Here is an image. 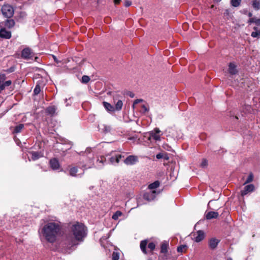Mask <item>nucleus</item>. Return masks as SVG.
Listing matches in <instances>:
<instances>
[{"label":"nucleus","mask_w":260,"mask_h":260,"mask_svg":"<svg viewBox=\"0 0 260 260\" xmlns=\"http://www.w3.org/2000/svg\"><path fill=\"white\" fill-rule=\"evenodd\" d=\"M86 235V228L83 224L77 222L71 226V233L66 235L63 241V244L67 248H71L78 245L79 242L82 241Z\"/></svg>","instance_id":"1"},{"label":"nucleus","mask_w":260,"mask_h":260,"mask_svg":"<svg viewBox=\"0 0 260 260\" xmlns=\"http://www.w3.org/2000/svg\"><path fill=\"white\" fill-rule=\"evenodd\" d=\"M61 229V225L59 222H49L41 229L40 235L47 242L53 243L56 241Z\"/></svg>","instance_id":"2"},{"label":"nucleus","mask_w":260,"mask_h":260,"mask_svg":"<svg viewBox=\"0 0 260 260\" xmlns=\"http://www.w3.org/2000/svg\"><path fill=\"white\" fill-rule=\"evenodd\" d=\"M3 15L7 18H11L14 15V10L10 5H4L2 8Z\"/></svg>","instance_id":"3"},{"label":"nucleus","mask_w":260,"mask_h":260,"mask_svg":"<svg viewBox=\"0 0 260 260\" xmlns=\"http://www.w3.org/2000/svg\"><path fill=\"white\" fill-rule=\"evenodd\" d=\"M138 161L137 156L129 155L124 160V162L127 165H133Z\"/></svg>","instance_id":"4"},{"label":"nucleus","mask_w":260,"mask_h":260,"mask_svg":"<svg viewBox=\"0 0 260 260\" xmlns=\"http://www.w3.org/2000/svg\"><path fill=\"white\" fill-rule=\"evenodd\" d=\"M193 240L196 242L199 243L205 238V233L202 230H199L193 235Z\"/></svg>","instance_id":"5"},{"label":"nucleus","mask_w":260,"mask_h":260,"mask_svg":"<svg viewBox=\"0 0 260 260\" xmlns=\"http://www.w3.org/2000/svg\"><path fill=\"white\" fill-rule=\"evenodd\" d=\"M255 187L253 184H249L245 186L243 189L241 191V194L242 197L246 195L248 193L254 191Z\"/></svg>","instance_id":"6"},{"label":"nucleus","mask_w":260,"mask_h":260,"mask_svg":"<svg viewBox=\"0 0 260 260\" xmlns=\"http://www.w3.org/2000/svg\"><path fill=\"white\" fill-rule=\"evenodd\" d=\"M156 194V192L155 190L149 191L144 194L143 198L148 201H151L155 199Z\"/></svg>","instance_id":"7"},{"label":"nucleus","mask_w":260,"mask_h":260,"mask_svg":"<svg viewBox=\"0 0 260 260\" xmlns=\"http://www.w3.org/2000/svg\"><path fill=\"white\" fill-rule=\"evenodd\" d=\"M160 131L158 128H155L153 131L150 134V138L154 139L155 141H160Z\"/></svg>","instance_id":"8"},{"label":"nucleus","mask_w":260,"mask_h":260,"mask_svg":"<svg viewBox=\"0 0 260 260\" xmlns=\"http://www.w3.org/2000/svg\"><path fill=\"white\" fill-rule=\"evenodd\" d=\"M21 56L24 59H29L32 57V52L29 48H24L21 52Z\"/></svg>","instance_id":"9"},{"label":"nucleus","mask_w":260,"mask_h":260,"mask_svg":"<svg viewBox=\"0 0 260 260\" xmlns=\"http://www.w3.org/2000/svg\"><path fill=\"white\" fill-rule=\"evenodd\" d=\"M11 37V32L7 31L4 28H2L0 30V38L8 39Z\"/></svg>","instance_id":"10"},{"label":"nucleus","mask_w":260,"mask_h":260,"mask_svg":"<svg viewBox=\"0 0 260 260\" xmlns=\"http://www.w3.org/2000/svg\"><path fill=\"white\" fill-rule=\"evenodd\" d=\"M219 243V240L215 238H212L209 241V246L210 249H215L218 243Z\"/></svg>","instance_id":"11"},{"label":"nucleus","mask_w":260,"mask_h":260,"mask_svg":"<svg viewBox=\"0 0 260 260\" xmlns=\"http://www.w3.org/2000/svg\"><path fill=\"white\" fill-rule=\"evenodd\" d=\"M50 165L53 170H57L59 167V162L56 158H53L50 160Z\"/></svg>","instance_id":"12"},{"label":"nucleus","mask_w":260,"mask_h":260,"mask_svg":"<svg viewBox=\"0 0 260 260\" xmlns=\"http://www.w3.org/2000/svg\"><path fill=\"white\" fill-rule=\"evenodd\" d=\"M219 215L217 212L210 211L206 214L207 219L210 220L214 218H217Z\"/></svg>","instance_id":"13"},{"label":"nucleus","mask_w":260,"mask_h":260,"mask_svg":"<svg viewBox=\"0 0 260 260\" xmlns=\"http://www.w3.org/2000/svg\"><path fill=\"white\" fill-rule=\"evenodd\" d=\"M229 73L232 75H235L238 73L236 65L233 63H230L229 65Z\"/></svg>","instance_id":"14"},{"label":"nucleus","mask_w":260,"mask_h":260,"mask_svg":"<svg viewBox=\"0 0 260 260\" xmlns=\"http://www.w3.org/2000/svg\"><path fill=\"white\" fill-rule=\"evenodd\" d=\"M57 108L55 106H50L46 109V113L50 115H53L56 112Z\"/></svg>","instance_id":"15"},{"label":"nucleus","mask_w":260,"mask_h":260,"mask_svg":"<svg viewBox=\"0 0 260 260\" xmlns=\"http://www.w3.org/2000/svg\"><path fill=\"white\" fill-rule=\"evenodd\" d=\"M29 153L31 155V159L33 160H36L38 159L39 158L42 156L41 152H36V151H31Z\"/></svg>","instance_id":"16"},{"label":"nucleus","mask_w":260,"mask_h":260,"mask_svg":"<svg viewBox=\"0 0 260 260\" xmlns=\"http://www.w3.org/2000/svg\"><path fill=\"white\" fill-rule=\"evenodd\" d=\"M103 104L105 108L107 110V111L114 112L115 111L114 107L109 103L104 102Z\"/></svg>","instance_id":"17"},{"label":"nucleus","mask_w":260,"mask_h":260,"mask_svg":"<svg viewBox=\"0 0 260 260\" xmlns=\"http://www.w3.org/2000/svg\"><path fill=\"white\" fill-rule=\"evenodd\" d=\"M4 23L5 26L9 28L13 27L15 24L14 20L13 19H7Z\"/></svg>","instance_id":"18"},{"label":"nucleus","mask_w":260,"mask_h":260,"mask_svg":"<svg viewBox=\"0 0 260 260\" xmlns=\"http://www.w3.org/2000/svg\"><path fill=\"white\" fill-rule=\"evenodd\" d=\"M121 157H122L121 155H120V154L116 155L115 156H113L111 157L110 159V162L112 164H114V163L118 164L119 162L120 159H121Z\"/></svg>","instance_id":"19"},{"label":"nucleus","mask_w":260,"mask_h":260,"mask_svg":"<svg viewBox=\"0 0 260 260\" xmlns=\"http://www.w3.org/2000/svg\"><path fill=\"white\" fill-rule=\"evenodd\" d=\"M251 5L254 10H259L260 9V0H252Z\"/></svg>","instance_id":"20"},{"label":"nucleus","mask_w":260,"mask_h":260,"mask_svg":"<svg viewBox=\"0 0 260 260\" xmlns=\"http://www.w3.org/2000/svg\"><path fill=\"white\" fill-rule=\"evenodd\" d=\"M147 245V241L143 240L140 243V248L143 252L145 254H147L146 246Z\"/></svg>","instance_id":"21"},{"label":"nucleus","mask_w":260,"mask_h":260,"mask_svg":"<svg viewBox=\"0 0 260 260\" xmlns=\"http://www.w3.org/2000/svg\"><path fill=\"white\" fill-rule=\"evenodd\" d=\"M12 84L11 80H8L3 83H0V90H3L6 87L9 86Z\"/></svg>","instance_id":"22"},{"label":"nucleus","mask_w":260,"mask_h":260,"mask_svg":"<svg viewBox=\"0 0 260 260\" xmlns=\"http://www.w3.org/2000/svg\"><path fill=\"white\" fill-rule=\"evenodd\" d=\"M169 244L167 242H164L161 245L160 252L162 253H166L168 252Z\"/></svg>","instance_id":"23"},{"label":"nucleus","mask_w":260,"mask_h":260,"mask_svg":"<svg viewBox=\"0 0 260 260\" xmlns=\"http://www.w3.org/2000/svg\"><path fill=\"white\" fill-rule=\"evenodd\" d=\"M23 124H19L15 127L13 133L15 134L20 133L22 129L23 128Z\"/></svg>","instance_id":"24"},{"label":"nucleus","mask_w":260,"mask_h":260,"mask_svg":"<svg viewBox=\"0 0 260 260\" xmlns=\"http://www.w3.org/2000/svg\"><path fill=\"white\" fill-rule=\"evenodd\" d=\"M159 184H160L159 182L158 181H156L154 182L153 183L149 184L148 186V188L151 190L155 189L159 186Z\"/></svg>","instance_id":"25"},{"label":"nucleus","mask_w":260,"mask_h":260,"mask_svg":"<svg viewBox=\"0 0 260 260\" xmlns=\"http://www.w3.org/2000/svg\"><path fill=\"white\" fill-rule=\"evenodd\" d=\"M78 172V168L75 167H73L70 169L69 173L70 175L72 176L75 177L76 176V174Z\"/></svg>","instance_id":"26"},{"label":"nucleus","mask_w":260,"mask_h":260,"mask_svg":"<svg viewBox=\"0 0 260 260\" xmlns=\"http://www.w3.org/2000/svg\"><path fill=\"white\" fill-rule=\"evenodd\" d=\"M253 29L255 31L251 32V37L253 38H258L260 36V31L257 30V28L256 27H254Z\"/></svg>","instance_id":"27"},{"label":"nucleus","mask_w":260,"mask_h":260,"mask_svg":"<svg viewBox=\"0 0 260 260\" xmlns=\"http://www.w3.org/2000/svg\"><path fill=\"white\" fill-rule=\"evenodd\" d=\"M123 103L122 101L118 100L115 105V110L119 111L122 109Z\"/></svg>","instance_id":"28"},{"label":"nucleus","mask_w":260,"mask_h":260,"mask_svg":"<svg viewBox=\"0 0 260 260\" xmlns=\"http://www.w3.org/2000/svg\"><path fill=\"white\" fill-rule=\"evenodd\" d=\"M241 0H231V4L234 7H237L240 5Z\"/></svg>","instance_id":"29"},{"label":"nucleus","mask_w":260,"mask_h":260,"mask_svg":"<svg viewBox=\"0 0 260 260\" xmlns=\"http://www.w3.org/2000/svg\"><path fill=\"white\" fill-rule=\"evenodd\" d=\"M122 215V213L121 211H117L112 215V219L116 220Z\"/></svg>","instance_id":"30"},{"label":"nucleus","mask_w":260,"mask_h":260,"mask_svg":"<svg viewBox=\"0 0 260 260\" xmlns=\"http://www.w3.org/2000/svg\"><path fill=\"white\" fill-rule=\"evenodd\" d=\"M253 179V174L252 173H250L249 175L248 178H247V179H246V181L245 182V183H244V184H246L247 183L252 182Z\"/></svg>","instance_id":"31"},{"label":"nucleus","mask_w":260,"mask_h":260,"mask_svg":"<svg viewBox=\"0 0 260 260\" xmlns=\"http://www.w3.org/2000/svg\"><path fill=\"white\" fill-rule=\"evenodd\" d=\"M119 258V253L117 252H113L112 253V260H118Z\"/></svg>","instance_id":"32"},{"label":"nucleus","mask_w":260,"mask_h":260,"mask_svg":"<svg viewBox=\"0 0 260 260\" xmlns=\"http://www.w3.org/2000/svg\"><path fill=\"white\" fill-rule=\"evenodd\" d=\"M90 80V78L89 76L86 75H84L82 77V82L84 83H88Z\"/></svg>","instance_id":"33"},{"label":"nucleus","mask_w":260,"mask_h":260,"mask_svg":"<svg viewBox=\"0 0 260 260\" xmlns=\"http://www.w3.org/2000/svg\"><path fill=\"white\" fill-rule=\"evenodd\" d=\"M187 247L186 245H181L177 247V251L178 252H184V249H185Z\"/></svg>","instance_id":"34"},{"label":"nucleus","mask_w":260,"mask_h":260,"mask_svg":"<svg viewBox=\"0 0 260 260\" xmlns=\"http://www.w3.org/2000/svg\"><path fill=\"white\" fill-rule=\"evenodd\" d=\"M41 91V88L39 85H37L34 90V94L37 95Z\"/></svg>","instance_id":"35"},{"label":"nucleus","mask_w":260,"mask_h":260,"mask_svg":"<svg viewBox=\"0 0 260 260\" xmlns=\"http://www.w3.org/2000/svg\"><path fill=\"white\" fill-rule=\"evenodd\" d=\"M6 79V76L4 74H0V83L5 82Z\"/></svg>","instance_id":"36"},{"label":"nucleus","mask_w":260,"mask_h":260,"mask_svg":"<svg viewBox=\"0 0 260 260\" xmlns=\"http://www.w3.org/2000/svg\"><path fill=\"white\" fill-rule=\"evenodd\" d=\"M148 247L151 251H153L155 248V244L153 242H150L148 244Z\"/></svg>","instance_id":"37"},{"label":"nucleus","mask_w":260,"mask_h":260,"mask_svg":"<svg viewBox=\"0 0 260 260\" xmlns=\"http://www.w3.org/2000/svg\"><path fill=\"white\" fill-rule=\"evenodd\" d=\"M208 165V162L206 159H203L201 164V166L203 168L206 167Z\"/></svg>","instance_id":"38"},{"label":"nucleus","mask_w":260,"mask_h":260,"mask_svg":"<svg viewBox=\"0 0 260 260\" xmlns=\"http://www.w3.org/2000/svg\"><path fill=\"white\" fill-rule=\"evenodd\" d=\"M132 5V2L128 0H124V6L127 7L130 6Z\"/></svg>","instance_id":"39"},{"label":"nucleus","mask_w":260,"mask_h":260,"mask_svg":"<svg viewBox=\"0 0 260 260\" xmlns=\"http://www.w3.org/2000/svg\"><path fill=\"white\" fill-rule=\"evenodd\" d=\"M256 19L257 18H256L255 17H251L249 19L248 22L249 23H254L256 24Z\"/></svg>","instance_id":"40"},{"label":"nucleus","mask_w":260,"mask_h":260,"mask_svg":"<svg viewBox=\"0 0 260 260\" xmlns=\"http://www.w3.org/2000/svg\"><path fill=\"white\" fill-rule=\"evenodd\" d=\"M142 108L143 113H146L149 111V108L145 105H143L142 106Z\"/></svg>","instance_id":"41"},{"label":"nucleus","mask_w":260,"mask_h":260,"mask_svg":"<svg viewBox=\"0 0 260 260\" xmlns=\"http://www.w3.org/2000/svg\"><path fill=\"white\" fill-rule=\"evenodd\" d=\"M164 153H159L156 154V157L157 159H159L160 158H162L164 157Z\"/></svg>","instance_id":"42"},{"label":"nucleus","mask_w":260,"mask_h":260,"mask_svg":"<svg viewBox=\"0 0 260 260\" xmlns=\"http://www.w3.org/2000/svg\"><path fill=\"white\" fill-rule=\"evenodd\" d=\"M143 101V100L142 99H137L134 102V104H133V108H134V106L135 104H137L140 102H142Z\"/></svg>","instance_id":"43"},{"label":"nucleus","mask_w":260,"mask_h":260,"mask_svg":"<svg viewBox=\"0 0 260 260\" xmlns=\"http://www.w3.org/2000/svg\"><path fill=\"white\" fill-rule=\"evenodd\" d=\"M105 158L104 157H101V159H98L97 160V161L103 164L104 162V161H105Z\"/></svg>","instance_id":"44"},{"label":"nucleus","mask_w":260,"mask_h":260,"mask_svg":"<svg viewBox=\"0 0 260 260\" xmlns=\"http://www.w3.org/2000/svg\"><path fill=\"white\" fill-rule=\"evenodd\" d=\"M163 158H164L166 160H168L169 157L168 155V154L167 153H164V157Z\"/></svg>","instance_id":"45"},{"label":"nucleus","mask_w":260,"mask_h":260,"mask_svg":"<svg viewBox=\"0 0 260 260\" xmlns=\"http://www.w3.org/2000/svg\"><path fill=\"white\" fill-rule=\"evenodd\" d=\"M256 25L260 26V18L256 19Z\"/></svg>","instance_id":"46"},{"label":"nucleus","mask_w":260,"mask_h":260,"mask_svg":"<svg viewBox=\"0 0 260 260\" xmlns=\"http://www.w3.org/2000/svg\"><path fill=\"white\" fill-rule=\"evenodd\" d=\"M53 58L54 59V60L56 62V63H58L59 62V61L57 60L56 57L54 55H53Z\"/></svg>","instance_id":"47"},{"label":"nucleus","mask_w":260,"mask_h":260,"mask_svg":"<svg viewBox=\"0 0 260 260\" xmlns=\"http://www.w3.org/2000/svg\"><path fill=\"white\" fill-rule=\"evenodd\" d=\"M247 15H248V17H251L252 16V13L251 12H248L247 13Z\"/></svg>","instance_id":"48"},{"label":"nucleus","mask_w":260,"mask_h":260,"mask_svg":"<svg viewBox=\"0 0 260 260\" xmlns=\"http://www.w3.org/2000/svg\"><path fill=\"white\" fill-rule=\"evenodd\" d=\"M120 0H114V3L115 4H118L120 3Z\"/></svg>","instance_id":"49"},{"label":"nucleus","mask_w":260,"mask_h":260,"mask_svg":"<svg viewBox=\"0 0 260 260\" xmlns=\"http://www.w3.org/2000/svg\"><path fill=\"white\" fill-rule=\"evenodd\" d=\"M129 96H130L131 97H132V98H133V97L134 96V94L133 93H131V94H129Z\"/></svg>","instance_id":"50"},{"label":"nucleus","mask_w":260,"mask_h":260,"mask_svg":"<svg viewBox=\"0 0 260 260\" xmlns=\"http://www.w3.org/2000/svg\"><path fill=\"white\" fill-rule=\"evenodd\" d=\"M244 13L245 14H247V13H247V10H244Z\"/></svg>","instance_id":"51"},{"label":"nucleus","mask_w":260,"mask_h":260,"mask_svg":"<svg viewBox=\"0 0 260 260\" xmlns=\"http://www.w3.org/2000/svg\"><path fill=\"white\" fill-rule=\"evenodd\" d=\"M227 260H232V258L230 257L227 259Z\"/></svg>","instance_id":"52"},{"label":"nucleus","mask_w":260,"mask_h":260,"mask_svg":"<svg viewBox=\"0 0 260 260\" xmlns=\"http://www.w3.org/2000/svg\"><path fill=\"white\" fill-rule=\"evenodd\" d=\"M3 24V22H1L0 26H1Z\"/></svg>","instance_id":"53"},{"label":"nucleus","mask_w":260,"mask_h":260,"mask_svg":"<svg viewBox=\"0 0 260 260\" xmlns=\"http://www.w3.org/2000/svg\"><path fill=\"white\" fill-rule=\"evenodd\" d=\"M65 101H66V102H67V99L65 100Z\"/></svg>","instance_id":"54"}]
</instances>
